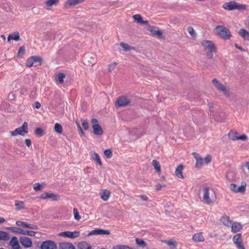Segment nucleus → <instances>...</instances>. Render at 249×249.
<instances>
[{
    "label": "nucleus",
    "mask_w": 249,
    "mask_h": 249,
    "mask_svg": "<svg viewBox=\"0 0 249 249\" xmlns=\"http://www.w3.org/2000/svg\"><path fill=\"white\" fill-rule=\"evenodd\" d=\"M232 241L238 249H245L241 233H238L233 236Z\"/></svg>",
    "instance_id": "9b49d317"
},
{
    "label": "nucleus",
    "mask_w": 249,
    "mask_h": 249,
    "mask_svg": "<svg viewBox=\"0 0 249 249\" xmlns=\"http://www.w3.org/2000/svg\"><path fill=\"white\" fill-rule=\"evenodd\" d=\"M25 143L28 147H29L32 144L31 141L30 139H25Z\"/></svg>",
    "instance_id": "680f3d73"
},
{
    "label": "nucleus",
    "mask_w": 249,
    "mask_h": 249,
    "mask_svg": "<svg viewBox=\"0 0 249 249\" xmlns=\"http://www.w3.org/2000/svg\"><path fill=\"white\" fill-rule=\"evenodd\" d=\"M84 61L85 64L91 65H94L96 62V60L94 56L89 54L84 56Z\"/></svg>",
    "instance_id": "f3484780"
},
{
    "label": "nucleus",
    "mask_w": 249,
    "mask_h": 249,
    "mask_svg": "<svg viewBox=\"0 0 249 249\" xmlns=\"http://www.w3.org/2000/svg\"><path fill=\"white\" fill-rule=\"evenodd\" d=\"M184 168V166L180 164L177 166L175 170V175L179 178H184V176L182 174V171Z\"/></svg>",
    "instance_id": "412c9836"
},
{
    "label": "nucleus",
    "mask_w": 249,
    "mask_h": 249,
    "mask_svg": "<svg viewBox=\"0 0 249 249\" xmlns=\"http://www.w3.org/2000/svg\"><path fill=\"white\" fill-rule=\"evenodd\" d=\"M192 240L195 242H202L204 241L205 238L202 235L201 232L195 233L192 237Z\"/></svg>",
    "instance_id": "4be33fe9"
},
{
    "label": "nucleus",
    "mask_w": 249,
    "mask_h": 249,
    "mask_svg": "<svg viewBox=\"0 0 249 249\" xmlns=\"http://www.w3.org/2000/svg\"><path fill=\"white\" fill-rule=\"evenodd\" d=\"M92 159L96 161L100 165H102V162L98 154L96 152H93L91 155Z\"/></svg>",
    "instance_id": "4c0bfd02"
},
{
    "label": "nucleus",
    "mask_w": 249,
    "mask_h": 249,
    "mask_svg": "<svg viewBox=\"0 0 249 249\" xmlns=\"http://www.w3.org/2000/svg\"><path fill=\"white\" fill-rule=\"evenodd\" d=\"M203 199L205 203L211 205L216 201V195L213 189L205 187L203 188Z\"/></svg>",
    "instance_id": "f257e3e1"
},
{
    "label": "nucleus",
    "mask_w": 249,
    "mask_h": 249,
    "mask_svg": "<svg viewBox=\"0 0 249 249\" xmlns=\"http://www.w3.org/2000/svg\"><path fill=\"white\" fill-rule=\"evenodd\" d=\"M162 242L173 249L176 248L177 246V242L173 239H171L170 240H164Z\"/></svg>",
    "instance_id": "72a5a7b5"
},
{
    "label": "nucleus",
    "mask_w": 249,
    "mask_h": 249,
    "mask_svg": "<svg viewBox=\"0 0 249 249\" xmlns=\"http://www.w3.org/2000/svg\"><path fill=\"white\" fill-rule=\"evenodd\" d=\"M9 243L13 249H21L18 238L16 236H13L11 238Z\"/></svg>",
    "instance_id": "aec40b11"
},
{
    "label": "nucleus",
    "mask_w": 249,
    "mask_h": 249,
    "mask_svg": "<svg viewBox=\"0 0 249 249\" xmlns=\"http://www.w3.org/2000/svg\"><path fill=\"white\" fill-rule=\"evenodd\" d=\"M135 242L136 244L140 248H145L147 247V243L141 238H136Z\"/></svg>",
    "instance_id": "cd10ccee"
},
{
    "label": "nucleus",
    "mask_w": 249,
    "mask_h": 249,
    "mask_svg": "<svg viewBox=\"0 0 249 249\" xmlns=\"http://www.w3.org/2000/svg\"><path fill=\"white\" fill-rule=\"evenodd\" d=\"M79 249H91V247L86 242H82L78 245Z\"/></svg>",
    "instance_id": "f704fd0d"
},
{
    "label": "nucleus",
    "mask_w": 249,
    "mask_h": 249,
    "mask_svg": "<svg viewBox=\"0 0 249 249\" xmlns=\"http://www.w3.org/2000/svg\"><path fill=\"white\" fill-rule=\"evenodd\" d=\"M139 197H140L141 199L144 201H147L148 199V197L145 195H142L139 196Z\"/></svg>",
    "instance_id": "0e129e2a"
},
{
    "label": "nucleus",
    "mask_w": 249,
    "mask_h": 249,
    "mask_svg": "<svg viewBox=\"0 0 249 249\" xmlns=\"http://www.w3.org/2000/svg\"><path fill=\"white\" fill-rule=\"evenodd\" d=\"M214 32L217 36L225 40H229L231 36L230 30L223 25L215 27Z\"/></svg>",
    "instance_id": "f03ea898"
},
{
    "label": "nucleus",
    "mask_w": 249,
    "mask_h": 249,
    "mask_svg": "<svg viewBox=\"0 0 249 249\" xmlns=\"http://www.w3.org/2000/svg\"><path fill=\"white\" fill-rule=\"evenodd\" d=\"M201 44L205 50H208L209 52L207 53V56L209 59L213 58V53L217 52V48L214 42L212 41L204 40L201 42Z\"/></svg>",
    "instance_id": "7ed1b4c3"
},
{
    "label": "nucleus",
    "mask_w": 249,
    "mask_h": 249,
    "mask_svg": "<svg viewBox=\"0 0 249 249\" xmlns=\"http://www.w3.org/2000/svg\"><path fill=\"white\" fill-rule=\"evenodd\" d=\"M193 155L196 160V167L200 168L203 165V158L196 152H194Z\"/></svg>",
    "instance_id": "a211bd4d"
},
{
    "label": "nucleus",
    "mask_w": 249,
    "mask_h": 249,
    "mask_svg": "<svg viewBox=\"0 0 249 249\" xmlns=\"http://www.w3.org/2000/svg\"><path fill=\"white\" fill-rule=\"evenodd\" d=\"M223 8L225 10L229 11H232L234 10L244 11L246 9L247 6L244 4L238 3L234 1H231L225 3L223 5Z\"/></svg>",
    "instance_id": "20e7f679"
},
{
    "label": "nucleus",
    "mask_w": 249,
    "mask_h": 249,
    "mask_svg": "<svg viewBox=\"0 0 249 249\" xmlns=\"http://www.w3.org/2000/svg\"><path fill=\"white\" fill-rule=\"evenodd\" d=\"M82 125L85 130H87L89 129V124L86 120H82Z\"/></svg>",
    "instance_id": "864d4df0"
},
{
    "label": "nucleus",
    "mask_w": 249,
    "mask_h": 249,
    "mask_svg": "<svg viewBox=\"0 0 249 249\" xmlns=\"http://www.w3.org/2000/svg\"><path fill=\"white\" fill-rule=\"evenodd\" d=\"M80 232L79 231H63L59 233L58 235L59 236L61 237H65L70 238L71 239H74L76 237L79 236Z\"/></svg>",
    "instance_id": "f8f14e48"
},
{
    "label": "nucleus",
    "mask_w": 249,
    "mask_h": 249,
    "mask_svg": "<svg viewBox=\"0 0 249 249\" xmlns=\"http://www.w3.org/2000/svg\"><path fill=\"white\" fill-rule=\"evenodd\" d=\"M41 58L37 56H32L28 58L26 62V66L28 67H31L33 66H36L35 64L38 63V65L41 64Z\"/></svg>",
    "instance_id": "9d476101"
},
{
    "label": "nucleus",
    "mask_w": 249,
    "mask_h": 249,
    "mask_svg": "<svg viewBox=\"0 0 249 249\" xmlns=\"http://www.w3.org/2000/svg\"><path fill=\"white\" fill-rule=\"evenodd\" d=\"M133 18L135 21L138 23H141L144 25L148 24L147 20H143L142 16L140 14H136L133 16Z\"/></svg>",
    "instance_id": "5701e85b"
},
{
    "label": "nucleus",
    "mask_w": 249,
    "mask_h": 249,
    "mask_svg": "<svg viewBox=\"0 0 249 249\" xmlns=\"http://www.w3.org/2000/svg\"><path fill=\"white\" fill-rule=\"evenodd\" d=\"M152 165L154 166L156 171L160 174L161 173V170L159 162L156 160H154L152 161Z\"/></svg>",
    "instance_id": "c85d7f7f"
},
{
    "label": "nucleus",
    "mask_w": 249,
    "mask_h": 249,
    "mask_svg": "<svg viewBox=\"0 0 249 249\" xmlns=\"http://www.w3.org/2000/svg\"><path fill=\"white\" fill-rule=\"evenodd\" d=\"M9 239V236L7 232L0 231V240L7 241Z\"/></svg>",
    "instance_id": "473e14b6"
},
{
    "label": "nucleus",
    "mask_w": 249,
    "mask_h": 249,
    "mask_svg": "<svg viewBox=\"0 0 249 249\" xmlns=\"http://www.w3.org/2000/svg\"><path fill=\"white\" fill-rule=\"evenodd\" d=\"M42 186L39 183H36L33 185V189L36 191H40L42 189Z\"/></svg>",
    "instance_id": "09e8293b"
},
{
    "label": "nucleus",
    "mask_w": 249,
    "mask_h": 249,
    "mask_svg": "<svg viewBox=\"0 0 249 249\" xmlns=\"http://www.w3.org/2000/svg\"><path fill=\"white\" fill-rule=\"evenodd\" d=\"M56 248L55 243L51 240L43 242L40 246L41 249H56Z\"/></svg>",
    "instance_id": "ddd939ff"
},
{
    "label": "nucleus",
    "mask_w": 249,
    "mask_h": 249,
    "mask_svg": "<svg viewBox=\"0 0 249 249\" xmlns=\"http://www.w3.org/2000/svg\"><path fill=\"white\" fill-rule=\"evenodd\" d=\"M118 63L117 62H113L108 65V71L109 72H111L113 71L116 66L117 65Z\"/></svg>",
    "instance_id": "c03bdc74"
},
{
    "label": "nucleus",
    "mask_w": 249,
    "mask_h": 249,
    "mask_svg": "<svg viewBox=\"0 0 249 249\" xmlns=\"http://www.w3.org/2000/svg\"><path fill=\"white\" fill-rule=\"evenodd\" d=\"M205 163L206 164H209L212 161V157L210 155L208 154L206 156L204 160Z\"/></svg>",
    "instance_id": "5fc2aeb1"
},
{
    "label": "nucleus",
    "mask_w": 249,
    "mask_h": 249,
    "mask_svg": "<svg viewBox=\"0 0 249 249\" xmlns=\"http://www.w3.org/2000/svg\"><path fill=\"white\" fill-rule=\"evenodd\" d=\"M120 45L123 48L124 51H126L131 49V47L127 44L121 42Z\"/></svg>",
    "instance_id": "de8ad7c7"
},
{
    "label": "nucleus",
    "mask_w": 249,
    "mask_h": 249,
    "mask_svg": "<svg viewBox=\"0 0 249 249\" xmlns=\"http://www.w3.org/2000/svg\"><path fill=\"white\" fill-rule=\"evenodd\" d=\"M165 185L158 184L156 185L155 189L157 191H160L162 189V188L165 187Z\"/></svg>",
    "instance_id": "052dcab7"
},
{
    "label": "nucleus",
    "mask_w": 249,
    "mask_h": 249,
    "mask_svg": "<svg viewBox=\"0 0 249 249\" xmlns=\"http://www.w3.org/2000/svg\"><path fill=\"white\" fill-rule=\"evenodd\" d=\"M241 170L246 175H249V162H247L241 167Z\"/></svg>",
    "instance_id": "e433bc0d"
},
{
    "label": "nucleus",
    "mask_w": 249,
    "mask_h": 249,
    "mask_svg": "<svg viewBox=\"0 0 249 249\" xmlns=\"http://www.w3.org/2000/svg\"><path fill=\"white\" fill-rule=\"evenodd\" d=\"M19 39V35L18 33H16L11 35H9L8 37V40H18Z\"/></svg>",
    "instance_id": "a19ab883"
},
{
    "label": "nucleus",
    "mask_w": 249,
    "mask_h": 249,
    "mask_svg": "<svg viewBox=\"0 0 249 249\" xmlns=\"http://www.w3.org/2000/svg\"><path fill=\"white\" fill-rule=\"evenodd\" d=\"M35 107H36V108H37V109H39V108H40V107H41V105H40V104L39 102H36L35 103Z\"/></svg>",
    "instance_id": "69168bd1"
},
{
    "label": "nucleus",
    "mask_w": 249,
    "mask_h": 249,
    "mask_svg": "<svg viewBox=\"0 0 249 249\" xmlns=\"http://www.w3.org/2000/svg\"><path fill=\"white\" fill-rule=\"evenodd\" d=\"M91 124L92 125V128L93 129V133L96 135H102L103 134V130L101 126L100 125L99 122L96 119H92L91 120Z\"/></svg>",
    "instance_id": "0eeeda50"
},
{
    "label": "nucleus",
    "mask_w": 249,
    "mask_h": 249,
    "mask_svg": "<svg viewBox=\"0 0 249 249\" xmlns=\"http://www.w3.org/2000/svg\"><path fill=\"white\" fill-rule=\"evenodd\" d=\"M148 30L149 31L153 36H157L158 37L162 36V32L160 30H156L153 26H149Z\"/></svg>",
    "instance_id": "393cba45"
},
{
    "label": "nucleus",
    "mask_w": 249,
    "mask_h": 249,
    "mask_svg": "<svg viewBox=\"0 0 249 249\" xmlns=\"http://www.w3.org/2000/svg\"><path fill=\"white\" fill-rule=\"evenodd\" d=\"M244 24L246 27L249 28V16L248 17L247 19L244 21Z\"/></svg>",
    "instance_id": "e2e57ef3"
},
{
    "label": "nucleus",
    "mask_w": 249,
    "mask_h": 249,
    "mask_svg": "<svg viewBox=\"0 0 249 249\" xmlns=\"http://www.w3.org/2000/svg\"><path fill=\"white\" fill-rule=\"evenodd\" d=\"M187 30H188L189 33L190 34V35L192 36L195 37L196 36V33H195V30L192 26H189L188 27Z\"/></svg>",
    "instance_id": "603ef678"
},
{
    "label": "nucleus",
    "mask_w": 249,
    "mask_h": 249,
    "mask_svg": "<svg viewBox=\"0 0 249 249\" xmlns=\"http://www.w3.org/2000/svg\"><path fill=\"white\" fill-rule=\"evenodd\" d=\"M27 222L20 221H17L16 222V224L18 226H21L23 228H25Z\"/></svg>",
    "instance_id": "13d9d810"
},
{
    "label": "nucleus",
    "mask_w": 249,
    "mask_h": 249,
    "mask_svg": "<svg viewBox=\"0 0 249 249\" xmlns=\"http://www.w3.org/2000/svg\"><path fill=\"white\" fill-rule=\"evenodd\" d=\"M28 123L25 122L21 126L16 128L14 131H11V135L12 136H16L18 135L23 136L28 132Z\"/></svg>",
    "instance_id": "39448f33"
},
{
    "label": "nucleus",
    "mask_w": 249,
    "mask_h": 249,
    "mask_svg": "<svg viewBox=\"0 0 249 249\" xmlns=\"http://www.w3.org/2000/svg\"><path fill=\"white\" fill-rule=\"evenodd\" d=\"M235 46L236 48L240 50L241 51H244V49L241 47L239 46L238 45H237V44L235 45Z\"/></svg>",
    "instance_id": "774afa93"
},
{
    "label": "nucleus",
    "mask_w": 249,
    "mask_h": 249,
    "mask_svg": "<svg viewBox=\"0 0 249 249\" xmlns=\"http://www.w3.org/2000/svg\"><path fill=\"white\" fill-rule=\"evenodd\" d=\"M21 244L25 248H29L32 246V240L27 237H21L19 239Z\"/></svg>",
    "instance_id": "4468645a"
},
{
    "label": "nucleus",
    "mask_w": 249,
    "mask_h": 249,
    "mask_svg": "<svg viewBox=\"0 0 249 249\" xmlns=\"http://www.w3.org/2000/svg\"><path fill=\"white\" fill-rule=\"evenodd\" d=\"M130 248L124 245H117L113 247V249H130Z\"/></svg>",
    "instance_id": "4d7b16f0"
},
{
    "label": "nucleus",
    "mask_w": 249,
    "mask_h": 249,
    "mask_svg": "<svg viewBox=\"0 0 249 249\" xmlns=\"http://www.w3.org/2000/svg\"><path fill=\"white\" fill-rule=\"evenodd\" d=\"M220 222L225 226L229 227L231 225L232 221L230 220V217L224 214L220 219Z\"/></svg>",
    "instance_id": "6ab92c4d"
},
{
    "label": "nucleus",
    "mask_w": 249,
    "mask_h": 249,
    "mask_svg": "<svg viewBox=\"0 0 249 249\" xmlns=\"http://www.w3.org/2000/svg\"><path fill=\"white\" fill-rule=\"evenodd\" d=\"M104 154L107 158H111L112 156V151L110 149H107L104 151Z\"/></svg>",
    "instance_id": "8fccbe9b"
},
{
    "label": "nucleus",
    "mask_w": 249,
    "mask_h": 249,
    "mask_svg": "<svg viewBox=\"0 0 249 249\" xmlns=\"http://www.w3.org/2000/svg\"><path fill=\"white\" fill-rule=\"evenodd\" d=\"M212 83L218 91L223 93L226 97H229L230 92L226 86L218 81L216 79H213L212 80Z\"/></svg>",
    "instance_id": "423d86ee"
},
{
    "label": "nucleus",
    "mask_w": 249,
    "mask_h": 249,
    "mask_svg": "<svg viewBox=\"0 0 249 249\" xmlns=\"http://www.w3.org/2000/svg\"><path fill=\"white\" fill-rule=\"evenodd\" d=\"M59 3V0H47L45 2V5L47 9H50L53 5H57Z\"/></svg>",
    "instance_id": "2f4dec72"
},
{
    "label": "nucleus",
    "mask_w": 249,
    "mask_h": 249,
    "mask_svg": "<svg viewBox=\"0 0 249 249\" xmlns=\"http://www.w3.org/2000/svg\"><path fill=\"white\" fill-rule=\"evenodd\" d=\"M109 234V231H108L103 230H101V229L95 230L92 231L90 232V234Z\"/></svg>",
    "instance_id": "7c9ffc66"
},
{
    "label": "nucleus",
    "mask_w": 249,
    "mask_h": 249,
    "mask_svg": "<svg viewBox=\"0 0 249 249\" xmlns=\"http://www.w3.org/2000/svg\"><path fill=\"white\" fill-rule=\"evenodd\" d=\"M66 75L64 73L60 72L57 75L56 81L60 84L64 83V79L65 78Z\"/></svg>",
    "instance_id": "58836bf2"
},
{
    "label": "nucleus",
    "mask_w": 249,
    "mask_h": 249,
    "mask_svg": "<svg viewBox=\"0 0 249 249\" xmlns=\"http://www.w3.org/2000/svg\"><path fill=\"white\" fill-rule=\"evenodd\" d=\"M48 193H44L39 196H38V198H41L42 199H46L48 198Z\"/></svg>",
    "instance_id": "bf43d9fd"
},
{
    "label": "nucleus",
    "mask_w": 249,
    "mask_h": 249,
    "mask_svg": "<svg viewBox=\"0 0 249 249\" xmlns=\"http://www.w3.org/2000/svg\"><path fill=\"white\" fill-rule=\"evenodd\" d=\"M25 49L23 46H21L19 48L18 52V55L22 56L25 54Z\"/></svg>",
    "instance_id": "6e6d98bb"
},
{
    "label": "nucleus",
    "mask_w": 249,
    "mask_h": 249,
    "mask_svg": "<svg viewBox=\"0 0 249 249\" xmlns=\"http://www.w3.org/2000/svg\"><path fill=\"white\" fill-rule=\"evenodd\" d=\"M59 249H75L74 246L71 243L63 242L59 244Z\"/></svg>",
    "instance_id": "a878e982"
},
{
    "label": "nucleus",
    "mask_w": 249,
    "mask_h": 249,
    "mask_svg": "<svg viewBox=\"0 0 249 249\" xmlns=\"http://www.w3.org/2000/svg\"><path fill=\"white\" fill-rule=\"evenodd\" d=\"M239 35L245 40H249V32L244 29H241L238 32Z\"/></svg>",
    "instance_id": "b1692460"
},
{
    "label": "nucleus",
    "mask_w": 249,
    "mask_h": 249,
    "mask_svg": "<svg viewBox=\"0 0 249 249\" xmlns=\"http://www.w3.org/2000/svg\"><path fill=\"white\" fill-rule=\"evenodd\" d=\"M247 184L245 182H242L241 186H238L235 184L231 183L230 185V188L231 191L238 193H244L246 191Z\"/></svg>",
    "instance_id": "6e6552de"
},
{
    "label": "nucleus",
    "mask_w": 249,
    "mask_h": 249,
    "mask_svg": "<svg viewBox=\"0 0 249 249\" xmlns=\"http://www.w3.org/2000/svg\"><path fill=\"white\" fill-rule=\"evenodd\" d=\"M7 230L11 231L14 233H18L23 234V229L17 228V227H8L6 228Z\"/></svg>",
    "instance_id": "c756f323"
},
{
    "label": "nucleus",
    "mask_w": 249,
    "mask_h": 249,
    "mask_svg": "<svg viewBox=\"0 0 249 249\" xmlns=\"http://www.w3.org/2000/svg\"><path fill=\"white\" fill-rule=\"evenodd\" d=\"M35 134L39 137H41L43 135L44 133L42 128H36L35 131Z\"/></svg>",
    "instance_id": "37998d69"
},
{
    "label": "nucleus",
    "mask_w": 249,
    "mask_h": 249,
    "mask_svg": "<svg viewBox=\"0 0 249 249\" xmlns=\"http://www.w3.org/2000/svg\"><path fill=\"white\" fill-rule=\"evenodd\" d=\"M74 219L76 220H79L81 216L79 214L78 210L76 208H74L73 210Z\"/></svg>",
    "instance_id": "a18cd8bd"
},
{
    "label": "nucleus",
    "mask_w": 249,
    "mask_h": 249,
    "mask_svg": "<svg viewBox=\"0 0 249 249\" xmlns=\"http://www.w3.org/2000/svg\"><path fill=\"white\" fill-rule=\"evenodd\" d=\"M54 130L55 132L58 134H62L63 131L61 125L58 123H56L55 124Z\"/></svg>",
    "instance_id": "ea45409f"
},
{
    "label": "nucleus",
    "mask_w": 249,
    "mask_h": 249,
    "mask_svg": "<svg viewBox=\"0 0 249 249\" xmlns=\"http://www.w3.org/2000/svg\"><path fill=\"white\" fill-rule=\"evenodd\" d=\"M230 227H231V231L233 233L240 231L243 228V225L238 222H232Z\"/></svg>",
    "instance_id": "dca6fc26"
},
{
    "label": "nucleus",
    "mask_w": 249,
    "mask_h": 249,
    "mask_svg": "<svg viewBox=\"0 0 249 249\" xmlns=\"http://www.w3.org/2000/svg\"><path fill=\"white\" fill-rule=\"evenodd\" d=\"M76 124H77V126H78V128H79V130L81 131V132H82V133L83 134H84V131L82 130V129L81 127L80 126V124H79V123H77Z\"/></svg>",
    "instance_id": "338daca9"
},
{
    "label": "nucleus",
    "mask_w": 249,
    "mask_h": 249,
    "mask_svg": "<svg viewBox=\"0 0 249 249\" xmlns=\"http://www.w3.org/2000/svg\"><path fill=\"white\" fill-rule=\"evenodd\" d=\"M48 198L52 199L53 200H54V201H57V200H59V196L58 195L53 194V193H48Z\"/></svg>",
    "instance_id": "79ce46f5"
},
{
    "label": "nucleus",
    "mask_w": 249,
    "mask_h": 249,
    "mask_svg": "<svg viewBox=\"0 0 249 249\" xmlns=\"http://www.w3.org/2000/svg\"><path fill=\"white\" fill-rule=\"evenodd\" d=\"M25 228L32 230H37L38 229L37 226L28 223H27Z\"/></svg>",
    "instance_id": "3c124183"
},
{
    "label": "nucleus",
    "mask_w": 249,
    "mask_h": 249,
    "mask_svg": "<svg viewBox=\"0 0 249 249\" xmlns=\"http://www.w3.org/2000/svg\"><path fill=\"white\" fill-rule=\"evenodd\" d=\"M130 103V100L124 96L119 97L116 101V104L119 107L126 106L128 105Z\"/></svg>",
    "instance_id": "2eb2a0df"
},
{
    "label": "nucleus",
    "mask_w": 249,
    "mask_h": 249,
    "mask_svg": "<svg viewBox=\"0 0 249 249\" xmlns=\"http://www.w3.org/2000/svg\"><path fill=\"white\" fill-rule=\"evenodd\" d=\"M110 196V192L107 190H104L101 193V197L104 201H107Z\"/></svg>",
    "instance_id": "bb28decb"
},
{
    "label": "nucleus",
    "mask_w": 249,
    "mask_h": 249,
    "mask_svg": "<svg viewBox=\"0 0 249 249\" xmlns=\"http://www.w3.org/2000/svg\"><path fill=\"white\" fill-rule=\"evenodd\" d=\"M36 232L33 231H25L23 230V235H27L31 236H35L36 235Z\"/></svg>",
    "instance_id": "49530a36"
},
{
    "label": "nucleus",
    "mask_w": 249,
    "mask_h": 249,
    "mask_svg": "<svg viewBox=\"0 0 249 249\" xmlns=\"http://www.w3.org/2000/svg\"><path fill=\"white\" fill-rule=\"evenodd\" d=\"M229 138L232 141L242 140L246 141L248 139L247 136L244 134L239 136V134L237 131L231 130L229 133Z\"/></svg>",
    "instance_id": "1a4fd4ad"
},
{
    "label": "nucleus",
    "mask_w": 249,
    "mask_h": 249,
    "mask_svg": "<svg viewBox=\"0 0 249 249\" xmlns=\"http://www.w3.org/2000/svg\"><path fill=\"white\" fill-rule=\"evenodd\" d=\"M15 204L17 207L18 210H22L25 208L24 202L22 201L16 200L15 201Z\"/></svg>",
    "instance_id": "c9c22d12"
}]
</instances>
